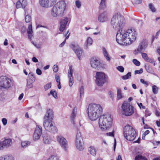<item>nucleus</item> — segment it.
<instances>
[{
	"label": "nucleus",
	"mask_w": 160,
	"mask_h": 160,
	"mask_svg": "<svg viewBox=\"0 0 160 160\" xmlns=\"http://www.w3.org/2000/svg\"><path fill=\"white\" fill-rule=\"evenodd\" d=\"M124 18L118 13L112 17L111 24L113 28L118 31L116 35L118 43L122 45H126L131 44L136 38V32L134 29H129L126 31L121 30L125 24Z\"/></svg>",
	"instance_id": "nucleus-1"
},
{
	"label": "nucleus",
	"mask_w": 160,
	"mask_h": 160,
	"mask_svg": "<svg viewBox=\"0 0 160 160\" xmlns=\"http://www.w3.org/2000/svg\"><path fill=\"white\" fill-rule=\"evenodd\" d=\"M53 112L52 109H48L44 117L43 126L48 131L55 132L57 131L54 122L52 121L53 117Z\"/></svg>",
	"instance_id": "nucleus-2"
},
{
	"label": "nucleus",
	"mask_w": 160,
	"mask_h": 160,
	"mask_svg": "<svg viewBox=\"0 0 160 160\" xmlns=\"http://www.w3.org/2000/svg\"><path fill=\"white\" fill-rule=\"evenodd\" d=\"M88 116L91 121H95L100 116V105L90 104L88 108Z\"/></svg>",
	"instance_id": "nucleus-3"
},
{
	"label": "nucleus",
	"mask_w": 160,
	"mask_h": 160,
	"mask_svg": "<svg viewBox=\"0 0 160 160\" xmlns=\"http://www.w3.org/2000/svg\"><path fill=\"white\" fill-rule=\"evenodd\" d=\"M66 4L64 1L58 2L53 7L51 12V15L53 17L62 16L65 11Z\"/></svg>",
	"instance_id": "nucleus-4"
},
{
	"label": "nucleus",
	"mask_w": 160,
	"mask_h": 160,
	"mask_svg": "<svg viewBox=\"0 0 160 160\" xmlns=\"http://www.w3.org/2000/svg\"><path fill=\"white\" fill-rule=\"evenodd\" d=\"M101 131H105L108 130L112 127V119L111 115L108 114H101Z\"/></svg>",
	"instance_id": "nucleus-5"
},
{
	"label": "nucleus",
	"mask_w": 160,
	"mask_h": 160,
	"mask_svg": "<svg viewBox=\"0 0 160 160\" xmlns=\"http://www.w3.org/2000/svg\"><path fill=\"white\" fill-rule=\"evenodd\" d=\"M123 134L124 137L127 140L132 141L134 139L136 136L135 129L131 126L127 125L123 128Z\"/></svg>",
	"instance_id": "nucleus-6"
},
{
	"label": "nucleus",
	"mask_w": 160,
	"mask_h": 160,
	"mask_svg": "<svg viewBox=\"0 0 160 160\" xmlns=\"http://www.w3.org/2000/svg\"><path fill=\"white\" fill-rule=\"evenodd\" d=\"M76 148L79 151H82L84 149V143L81 133L79 130L77 129L75 139Z\"/></svg>",
	"instance_id": "nucleus-7"
},
{
	"label": "nucleus",
	"mask_w": 160,
	"mask_h": 160,
	"mask_svg": "<svg viewBox=\"0 0 160 160\" xmlns=\"http://www.w3.org/2000/svg\"><path fill=\"white\" fill-rule=\"evenodd\" d=\"M122 113L126 116H130L133 113V107L130 103L125 101L122 106Z\"/></svg>",
	"instance_id": "nucleus-8"
},
{
	"label": "nucleus",
	"mask_w": 160,
	"mask_h": 160,
	"mask_svg": "<svg viewBox=\"0 0 160 160\" xmlns=\"http://www.w3.org/2000/svg\"><path fill=\"white\" fill-rule=\"evenodd\" d=\"M70 47L77 55L79 60H81L84 57V53L83 50L78 45L72 44Z\"/></svg>",
	"instance_id": "nucleus-9"
},
{
	"label": "nucleus",
	"mask_w": 160,
	"mask_h": 160,
	"mask_svg": "<svg viewBox=\"0 0 160 160\" xmlns=\"http://www.w3.org/2000/svg\"><path fill=\"white\" fill-rule=\"evenodd\" d=\"M148 45V41L146 39L142 40L140 43L137 49L134 51V53L135 55H137L138 53H141L142 52L144 51Z\"/></svg>",
	"instance_id": "nucleus-10"
},
{
	"label": "nucleus",
	"mask_w": 160,
	"mask_h": 160,
	"mask_svg": "<svg viewBox=\"0 0 160 160\" xmlns=\"http://www.w3.org/2000/svg\"><path fill=\"white\" fill-rule=\"evenodd\" d=\"M11 80L6 76L0 77V87L3 88H9L10 86Z\"/></svg>",
	"instance_id": "nucleus-11"
},
{
	"label": "nucleus",
	"mask_w": 160,
	"mask_h": 160,
	"mask_svg": "<svg viewBox=\"0 0 160 160\" xmlns=\"http://www.w3.org/2000/svg\"><path fill=\"white\" fill-rule=\"evenodd\" d=\"M57 140L60 145L64 150L66 151L68 148V141L63 137L61 135L58 136L57 137Z\"/></svg>",
	"instance_id": "nucleus-12"
},
{
	"label": "nucleus",
	"mask_w": 160,
	"mask_h": 160,
	"mask_svg": "<svg viewBox=\"0 0 160 160\" xmlns=\"http://www.w3.org/2000/svg\"><path fill=\"white\" fill-rule=\"evenodd\" d=\"M57 0H39L40 5L43 7H51L56 2Z\"/></svg>",
	"instance_id": "nucleus-13"
},
{
	"label": "nucleus",
	"mask_w": 160,
	"mask_h": 160,
	"mask_svg": "<svg viewBox=\"0 0 160 160\" xmlns=\"http://www.w3.org/2000/svg\"><path fill=\"white\" fill-rule=\"evenodd\" d=\"M42 127L37 125L33 135V139L34 140H37L39 139L42 134Z\"/></svg>",
	"instance_id": "nucleus-14"
},
{
	"label": "nucleus",
	"mask_w": 160,
	"mask_h": 160,
	"mask_svg": "<svg viewBox=\"0 0 160 160\" xmlns=\"http://www.w3.org/2000/svg\"><path fill=\"white\" fill-rule=\"evenodd\" d=\"M90 65L93 69L99 70L100 68V61L96 58H92L90 60Z\"/></svg>",
	"instance_id": "nucleus-15"
},
{
	"label": "nucleus",
	"mask_w": 160,
	"mask_h": 160,
	"mask_svg": "<svg viewBox=\"0 0 160 160\" xmlns=\"http://www.w3.org/2000/svg\"><path fill=\"white\" fill-rule=\"evenodd\" d=\"M68 18H63L60 21L59 30L61 32H63L65 29L66 25L68 22Z\"/></svg>",
	"instance_id": "nucleus-16"
},
{
	"label": "nucleus",
	"mask_w": 160,
	"mask_h": 160,
	"mask_svg": "<svg viewBox=\"0 0 160 160\" xmlns=\"http://www.w3.org/2000/svg\"><path fill=\"white\" fill-rule=\"evenodd\" d=\"M11 142L12 140L10 139H5L3 141H1L0 142V150L9 147L11 145Z\"/></svg>",
	"instance_id": "nucleus-17"
},
{
	"label": "nucleus",
	"mask_w": 160,
	"mask_h": 160,
	"mask_svg": "<svg viewBox=\"0 0 160 160\" xmlns=\"http://www.w3.org/2000/svg\"><path fill=\"white\" fill-rule=\"evenodd\" d=\"M27 5V2L25 0H19L16 3V7L17 9L24 8Z\"/></svg>",
	"instance_id": "nucleus-18"
},
{
	"label": "nucleus",
	"mask_w": 160,
	"mask_h": 160,
	"mask_svg": "<svg viewBox=\"0 0 160 160\" xmlns=\"http://www.w3.org/2000/svg\"><path fill=\"white\" fill-rule=\"evenodd\" d=\"M108 78L107 76L103 72H101V86L105 83L108 82Z\"/></svg>",
	"instance_id": "nucleus-19"
},
{
	"label": "nucleus",
	"mask_w": 160,
	"mask_h": 160,
	"mask_svg": "<svg viewBox=\"0 0 160 160\" xmlns=\"http://www.w3.org/2000/svg\"><path fill=\"white\" fill-rule=\"evenodd\" d=\"M44 142L47 144L50 143L52 141V139L51 137L47 134H45L43 136Z\"/></svg>",
	"instance_id": "nucleus-20"
},
{
	"label": "nucleus",
	"mask_w": 160,
	"mask_h": 160,
	"mask_svg": "<svg viewBox=\"0 0 160 160\" xmlns=\"http://www.w3.org/2000/svg\"><path fill=\"white\" fill-rule=\"evenodd\" d=\"M77 111V108L76 107H74L72 110L70 116L71 121L73 124H75V118L76 117Z\"/></svg>",
	"instance_id": "nucleus-21"
},
{
	"label": "nucleus",
	"mask_w": 160,
	"mask_h": 160,
	"mask_svg": "<svg viewBox=\"0 0 160 160\" xmlns=\"http://www.w3.org/2000/svg\"><path fill=\"white\" fill-rule=\"evenodd\" d=\"M102 53L105 58L108 62L110 61L111 58L110 57L109 53L106 48L104 47L102 48Z\"/></svg>",
	"instance_id": "nucleus-22"
},
{
	"label": "nucleus",
	"mask_w": 160,
	"mask_h": 160,
	"mask_svg": "<svg viewBox=\"0 0 160 160\" xmlns=\"http://www.w3.org/2000/svg\"><path fill=\"white\" fill-rule=\"evenodd\" d=\"M94 78L96 84L98 86H100V72H97L96 73Z\"/></svg>",
	"instance_id": "nucleus-23"
},
{
	"label": "nucleus",
	"mask_w": 160,
	"mask_h": 160,
	"mask_svg": "<svg viewBox=\"0 0 160 160\" xmlns=\"http://www.w3.org/2000/svg\"><path fill=\"white\" fill-rule=\"evenodd\" d=\"M88 151L90 154L95 156L97 152V150L94 147L91 146L88 148Z\"/></svg>",
	"instance_id": "nucleus-24"
},
{
	"label": "nucleus",
	"mask_w": 160,
	"mask_h": 160,
	"mask_svg": "<svg viewBox=\"0 0 160 160\" xmlns=\"http://www.w3.org/2000/svg\"><path fill=\"white\" fill-rule=\"evenodd\" d=\"M108 19V16L106 12H104L101 14V22H104Z\"/></svg>",
	"instance_id": "nucleus-25"
},
{
	"label": "nucleus",
	"mask_w": 160,
	"mask_h": 160,
	"mask_svg": "<svg viewBox=\"0 0 160 160\" xmlns=\"http://www.w3.org/2000/svg\"><path fill=\"white\" fill-rule=\"evenodd\" d=\"M137 155L135 158V160H147L145 157L140 155L141 154L140 152H138L137 153Z\"/></svg>",
	"instance_id": "nucleus-26"
},
{
	"label": "nucleus",
	"mask_w": 160,
	"mask_h": 160,
	"mask_svg": "<svg viewBox=\"0 0 160 160\" xmlns=\"http://www.w3.org/2000/svg\"><path fill=\"white\" fill-rule=\"evenodd\" d=\"M0 160H14V158L12 155H6L1 157Z\"/></svg>",
	"instance_id": "nucleus-27"
},
{
	"label": "nucleus",
	"mask_w": 160,
	"mask_h": 160,
	"mask_svg": "<svg viewBox=\"0 0 160 160\" xmlns=\"http://www.w3.org/2000/svg\"><path fill=\"white\" fill-rule=\"evenodd\" d=\"M34 78L32 80L28 79L27 80V87L28 88H32L33 87L32 83L34 82Z\"/></svg>",
	"instance_id": "nucleus-28"
},
{
	"label": "nucleus",
	"mask_w": 160,
	"mask_h": 160,
	"mask_svg": "<svg viewBox=\"0 0 160 160\" xmlns=\"http://www.w3.org/2000/svg\"><path fill=\"white\" fill-rule=\"evenodd\" d=\"M86 42L87 45L84 47V49H87L88 48V46L92 44V39L90 37H88L87 40Z\"/></svg>",
	"instance_id": "nucleus-29"
},
{
	"label": "nucleus",
	"mask_w": 160,
	"mask_h": 160,
	"mask_svg": "<svg viewBox=\"0 0 160 160\" xmlns=\"http://www.w3.org/2000/svg\"><path fill=\"white\" fill-rule=\"evenodd\" d=\"M106 0H101V10H104L106 8Z\"/></svg>",
	"instance_id": "nucleus-30"
},
{
	"label": "nucleus",
	"mask_w": 160,
	"mask_h": 160,
	"mask_svg": "<svg viewBox=\"0 0 160 160\" xmlns=\"http://www.w3.org/2000/svg\"><path fill=\"white\" fill-rule=\"evenodd\" d=\"M30 143V142L29 141H22L21 142V146L23 148H25L28 146V145H29Z\"/></svg>",
	"instance_id": "nucleus-31"
},
{
	"label": "nucleus",
	"mask_w": 160,
	"mask_h": 160,
	"mask_svg": "<svg viewBox=\"0 0 160 160\" xmlns=\"http://www.w3.org/2000/svg\"><path fill=\"white\" fill-rule=\"evenodd\" d=\"M122 98V96L121 93V91L120 89H117V99L119 100L121 99Z\"/></svg>",
	"instance_id": "nucleus-32"
},
{
	"label": "nucleus",
	"mask_w": 160,
	"mask_h": 160,
	"mask_svg": "<svg viewBox=\"0 0 160 160\" xmlns=\"http://www.w3.org/2000/svg\"><path fill=\"white\" fill-rule=\"evenodd\" d=\"M69 69L68 75V77H72L73 69L72 66H69Z\"/></svg>",
	"instance_id": "nucleus-33"
},
{
	"label": "nucleus",
	"mask_w": 160,
	"mask_h": 160,
	"mask_svg": "<svg viewBox=\"0 0 160 160\" xmlns=\"http://www.w3.org/2000/svg\"><path fill=\"white\" fill-rule=\"evenodd\" d=\"M131 76V73L128 72L126 75L122 76V78L123 80H126Z\"/></svg>",
	"instance_id": "nucleus-34"
},
{
	"label": "nucleus",
	"mask_w": 160,
	"mask_h": 160,
	"mask_svg": "<svg viewBox=\"0 0 160 160\" xmlns=\"http://www.w3.org/2000/svg\"><path fill=\"white\" fill-rule=\"evenodd\" d=\"M158 88L156 85L152 86V92L154 94H156L158 93Z\"/></svg>",
	"instance_id": "nucleus-35"
},
{
	"label": "nucleus",
	"mask_w": 160,
	"mask_h": 160,
	"mask_svg": "<svg viewBox=\"0 0 160 160\" xmlns=\"http://www.w3.org/2000/svg\"><path fill=\"white\" fill-rule=\"evenodd\" d=\"M29 78L28 79H31L32 80L33 79H34V82L35 81L36 77L35 75L32 72H30L28 74Z\"/></svg>",
	"instance_id": "nucleus-36"
},
{
	"label": "nucleus",
	"mask_w": 160,
	"mask_h": 160,
	"mask_svg": "<svg viewBox=\"0 0 160 160\" xmlns=\"http://www.w3.org/2000/svg\"><path fill=\"white\" fill-rule=\"evenodd\" d=\"M50 93L55 98H57V94L55 90L53 89L51 90Z\"/></svg>",
	"instance_id": "nucleus-37"
},
{
	"label": "nucleus",
	"mask_w": 160,
	"mask_h": 160,
	"mask_svg": "<svg viewBox=\"0 0 160 160\" xmlns=\"http://www.w3.org/2000/svg\"><path fill=\"white\" fill-rule=\"evenodd\" d=\"M25 19L26 23L29 22L31 20V17L29 15H27L25 16Z\"/></svg>",
	"instance_id": "nucleus-38"
},
{
	"label": "nucleus",
	"mask_w": 160,
	"mask_h": 160,
	"mask_svg": "<svg viewBox=\"0 0 160 160\" xmlns=\"http://www.w3.org/2000/svg\"><path fill=\"white\" fill-rule=\"evenodd\" d=\"M142 58H143L146 61H147L149 58L147 54L145 53H142Z\"/></svg>",
	"instance_id": "nucleus-39"
},
{
	"label": "nucleus",
	"mask_w": 160,
	"mask_h": 160,
	"mask_svg": "<svg viewBox=\"0 0 160 160\" xmlns=\"http://www.w3.org/2000/svg\"><path fill=\"white\" fill-rule=\"evenodd\" d=\"M69 78V85L70 87H71L74 83L73 79L72 77H68Z\"/></svg>",
	"instance_id": "nucleus-40"
},
{
	"label": "nucleus",
	"mask_w": 160,
	"mask_h": 160,
	"mask_svg": "<svg viewBox=\"0 0 160 160\" xmlns=\"http://www.w3.org/2000/svg\"><path fill=\"white\" fill-rule=\"evenodd\" d=\"M149 7L152 12H155L156 9L152 3H150L149 4Z\"/></svg>",
	"instance_id": "nucleus-41"
},
{
	"label": "nucleus",
	"mask_w": 160,
	"mask_h": 160,
	"mask_svg": "<svg viewBox=\"0 0 160 160\" xmlns=\"http://www.w3.org/2000/svg\"><path fill=\"white\" fill-rule=\"evenodd\" d=\"M145 67L148 72L151 73H152L154 72L152 68L150 67H149V66L147 67L145 66Z\"/></svg>",
	"instance_id": "nucleus-42"
},
{
	"label": "nucleus",
	"mask_w": 160,
	"mask_h": 160,
	"mask_svg": "<svg viewBox=\"0 0 160 160\" xmlns=\"http://www.w3.org/2000/svg\"><path fill=\"white\" fill-rule=\"evenodd\" d=\"M75 5L76 7L78 8H80L81 6V2L79 0H76V1Z\"/></svg>",
	"instance_id": "nucleus-43"
},
{
	"label": "nucleus",
	"mask_w": 160,
	"mask_h": 160,
	"mask_svg": "<svg viewBox=\"0 0 160 160\" xmlns=\"http://www.w3.org/2000/svg\"><path fill=\"white\" fill-rule=\"evenodd\" d=\"M51 87V83H48L44 87V88L45 91H46L50 88Z\"/></svg>",
	"instance_id": "nucleus-44"
},
{
	"label": "nucleus",
	"mask_w": 160,
	"mask_h": 160,
	"mask_svg": "<svg viewBox=\"0 0 160 160\" xmlns=\"http://www.w3.org/2000/svg\"><path fill=\"white\" fill-rule=\"evenodd\" d=\"M147 62H149L155 66V61L154 59L152 58H149L147 61H146Z\"/></svg>",
	"instance_id": "nucleus-45"
},
{
	"label": "nucleus",
	"mask_w": 160,
	"mask_h": 160,
	"mask_svg": "<svg viewBox=\"0 0 160 160\" xmlns=\"http://www.w3.org/2000/svg\"><path fill=\"white\" fill-rule=\"evenodd\" d=\"M132 62L134 64L137 66H139L140 65V62L135 59L133 60Z\"/></svg>",
	"instance_id": "nucleus-46"
},
{
	"label": "nucleus",
	"mask_w": 160,
	"mask_h": 160,
	"mask_svg": "<svg viewBox=\"0 0 160 160\" xmlns=\"http://www.w3.org/2000/svg\"><path fill=\"white\" fill-rule=\"evenodd\" d=\"M117 69L121 72L124 71V68L122 66H119L117 67Z\"/></svg>",
	"instance_id": "nucleus-47"
},
{
	"label": "nucleus",
	"mask_w": 160,
	"mask_h": 160,
	"mask_svg": "<svg viewBox=\"0 0 160 160\" xmlns=\"http://www.w3.org/2000/svg\"><path fill=\"white\" fill-rule=\"evenodd\" d=\"M32 25L30 24L28 26V33L31 34L32 33Z\"/></svg>",
	"instance_id": "nucleus-48"
},
{
	"label": "nucleus",
	"mask_w": 160,
	"mask_h": 160,
	"mask_svg": "<svg viewBox=\"0 0 160 160\" xmlns=\"http://www.w3.org/2000/svg\"><path fill=\"white\" fill-rule=\"evenodd\" d=\"M53 70L54 72H57L58 70V66L57 65H54L53 68Z\"/></svg>",
	"instance_id": "nucleus-49"
},
{
	"label": "nucleus",
	"mask_w": 160,
	"mask_h": 160,
	"mask_svg": "<svg viewBox=\"0 0 160 160\" xmlns=\"http://www.w3.org/2000/svg\"><path fill=\"white\" fill-rule=\"evenodd\" d=\"M79 92L80 95V97H81L82 95L84 93V87L83 86H82L80 88Z\"/></svg>",
	"instance_id": "nucleus-50"
},
{
	"label": "nucleus",
	"mask_w": 160,
	"mask_h": 160,
	"mask_svg": "<svg viewBox=\"0 0 160 160\" xmlns=\"http://www.w3.org/2000/svg\"><path fill=\"white\" fill-rule=\"evenodd\" d=\"M143 72L142 69L141 68L139 70H135L134 72V73L135 75L137 74H141Z\"/></svg>",
	"instance_id": "nucleus-51"
},
{
	"label": "nucleus",
	"mask_w": 160,
	"mask_h": 160,
	"mask_svg": "<svg viewBox=\"0 0 160 160\" xmlns=\"http://www.w3.org/2000/svg\"><path fill=\"white\" fill-rule=\"evenodd\" d=\"M140 81L142 83L146 85V87H147L148 85V82L147 81H145L144 79H140Z\"/></svg>",
	"instance_id": "nucleus-52"
},
{
	"label": "nucleus",
	"mask_w": 160,
	"mask_h": 160,
	"mask_svg": "<svg viewBox=\"0 0 160 160\" xmlns=\"http://www.w3.org/2000/svg\"><path fill=\"white\" fill-rule=\"evenodd\" d=\"M145 114L146 117L150 116L151 114V112L148 110H146L145 111Z\"/></svg>",
	"instance_id": "nucleus-53"
},
{
	"label": "nucleus",
	"mask_w": 160,
	"mask_h": 160,
	"mask_svg": "<svg viewBox=\"0 0 160 160\" xmlns=\"http://www.w3.org/2000/svg\"><path fill=\"white\" fill-rule=\"evenodd\" d=\"M108 94L110 98H111L113 100L114 94L111 91H109L108 92Z\"/></svg>",
	"instance_id": "nucleus-54"
},
{
	"label": "nucleus",
	"mask_w": 160,
	"mask_h": 160,
	"mask_svg": "<svg viewBox=\"0 0 160 160\" xmlns=\"http://www.w3.org/2000/svg\"><path fill=\"white\" fill-rule=\"evenodd\" d=\"M36 73L39 75H40L42 74V72L41 70L39 68H37L36 70Z\"/></svg>",
	"instance_id": "nucleus-55"
},
{
	"label": "nucleus",
	"mask_w": 160,
	"mask_h": 160,
	"mask_svg": "<svg viewBox=\"0 0 160 160\" xmlns=\"http://www.w3.org/2000/svg\"><path fill=\"white\" fill-rule=\"evenodd\" d=\"M2 122L4 125H6L7 123V120L5 118H3L2 119Z\"/></svg>",
	"instance_id": "nucleus-56"
},
{
	"label": "nucleus",
	"mask_w": 160,
	"mask_h": 160,
	"mask_svg": "<svg viewBox=\"0 0 160 160\" xmlns=\"http://www.w3.org/2000/svg\"><path fill=\"white\" fill-rule=\"evenodd\" d=\"M33 44L37 48H41V45L40 44L35 43L33 42H32Z\"/></svg>",
	"instance_id": "nucleus-57"
},
{
	"label": "nucleus",
	"mask_w": 160,
	"mask_h": 160,
	"mask_svg": "<svg viewBox=\"0 0 160 160\" xmlns=\"http://www.w3.org/2000/svg\"><path fill=\"white\" fill-rule=\"evenodd\" d=\"M113 131L112 132H108V133H106V135L107 136H112V137H113L114 135V134H113Z\"/></svg>",
	"instance_id": "nucleus-58"
},
{
	"label": "nucleus",
	"mask_w": 160,
	"mask_h": 160,
	"mask_svg": "<svg viewBox=\"0 0 160 160\" xmlns=\"http://www.w3.org/2000/svg\"><path fill=\"white\" fill-rule=\"evenodd\" d=\"M59 76L58 75L56 76V80L57 82H60L59 80Z\"/></svg>",
	"instance_id": "nucleus-59"
},
{
	"label": "nucleus",
	"mask_w": 160,
	"mask_h": 160,
	"mask_svg": "<svg viewBox=\"0 0 160 160\" xmlns=\"http://www.w3.org/2000/svg\"><path fill=\"white\" fill-rule=\"evenodd\" d=\"M32 61L35 62H37L38 61V59L35 57L32 58Z\"/></svg>",
	"instance_id": "nucleus-60"
},
{
	"label": "nucleus",
	"mask_w": 160,
	"mask_h": 160,
	"mask_svg": "<svg viewBox=\"0 0 160 160\" xmlns=\"http://www.w3.org/2000/svg\"><path fill=\"white\" fill-rule=\"evenodd\" d=\"M23 96L24 94L23 93H22L20 94L18 97V99L20 100H22L23 98Z\"/></svg>",
	"instance_id": "nucleus-61"
},
{
	"label": "nucleus",
	"mask_w": 160,
	"mask_h": 160,
	"mask_svg": "<svg viewBox=\"0 0 160 160\" xmlns=\"http://www.w3.org/2000/svg\"><path fill=\"white\" fill-rule=\"evenodd\" d=\"M66 42V40H64L63 42H62L61 44H60L59 46L60 47H62L65 44Z\"/></svg>",
	"instance_id": "nucleus-62"
},
{
	"label": "nucleus",
	"mask_w": 160,
	"mask_h": 160,
	"mask_svg": "<svg viewBox=\"0 0 160 160\" xmlns=\"http://www.w3.org/2000/svg\"><path fill=\"white\" fill-rule=\"evenodd\" d=\"M150 132L148 130H146L144 133V137L145 136L149 133Z\"/></svg>",
	"instance_id": "nucleus-63"
},
{
	"label": "nucleus",
	"mask_w": 160,
	"mask_h": 160,
	"mask_svg": "<svg viewBox=\"0 0 160 160\" xmlns=\"http://www.w3.org/2000/svg\"><path fill=\"white\" fill-rule=\"evenodd\" d=\"M8 40L7 39H6L4 41V45L5 46H6L8 45Z\"/></svg>",
	"instance_id": "nucleus-64"
}]
</instances>
